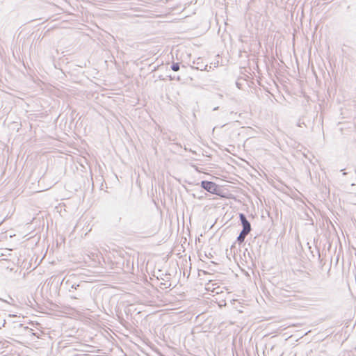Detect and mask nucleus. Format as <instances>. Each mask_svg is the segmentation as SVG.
I'll return each mask as SVG.
<instances>
[{
	"mask_svg": "<svg viewBox=\"0 0 356 356\" xmlns=\"http://www.w3.org/2000/svg\"><path fill=\"white\" fill-rule=\"evenodd\" d=\"M202 187L211 193H216L217 191V185L211 181H203L201 183Z\"/></svg>",
	"mask_w": 356,
	"mask_h": 356,
	"instance_id": "1",
	"label": "nucleus"
},
{
	"mask_svg": "<svg viewBox=\"0 0 356 356\" xmlns=\"http://www.w3.org/2000/svg\"><path fill=\"white\" fill-rule=\"evenodd\" d=\"M240 219L243 225V231H245L246 233L249 234V232L251 230V226L250 222L248 221L245 215H243V213L240 214Z\"/></svg>",
	"mask_w": 356,
	"mask_h": 356,
	"instance_id": "2",
	"label": "nucleus"
},
{
	"mask_svg": "<svg viewBox=\"0 0 356 356\" xmlns=\"http://www.w3.org/2000/svg\"><path fill=\"white\" fill-rule=\"evenodd\" d=\"M248 234V233H246L245 231H243L240 233L239 236L237 238V241L240 243L243 242L245 236Z\"/></svg>",
	"mask_w": 356,
	"mask_h": 356,
	"instance_id": "3",
	"label": "nucleus"
},
{
	"mask_svg": "<svg viewBox=\"0 0 356 356\" xmlns=\"http://www.w3.org/2000/svg\"><path fill=\"white\" fill-rule=\"evenodd\" d=\"M196 68L200 70L209 71L211 69V66L206 65L204 67L203 66H197Z\"/></svg>",
	"mask_w": 356,
	"mask_h": 356,
	"instance_id": "4",
	"label": "nucleus"
},
{
	"mask_svg": "<svg viewBox=\"0 0 356 356\" xmlns=\"http://www.w3.org/2000/svg\"><path fill=\"white\" fill-rule=\"evenodd\" d=\"M171 69L175 72L178 71L179 70V64L178 63H173L171 66Z\"/></svg>",
	"mask_w": 356,
	"mask_h": 356,
	"instance_id": "5",
	"label": "nucleus"
},
{
	"mask_svg": "<svg viewBox=\"0 0 356 356\" xmlns=\"http://www.w3.org/2000/svg\"><path fill=\"white\" fill-rule=\"evenodd\" d=\"M0 343H1V344H2L3 348H8V347L9 342H8V341H0Z\"/></svg>",
	"mask_w": 356,
	"mask_h": 356,
	"instance_id": "6",
	"label": "nucleus"
},
{
	"mask_svg": "<svg viewBox=\"0 0 356 356\" xmlns=\"http://www.w3.org/2000/svg\"><path fill=\"white\" fill-rule=\"evenodd\" d=\"M201 59L199 58L196 62H194V63H196L198 66H202V64H200V61Z\"/></svg>",
	"mask_w": 356,
	"mask_h": 356,
	"instance_id": "7",
	"label": "nucleus"
}]
</instances>
